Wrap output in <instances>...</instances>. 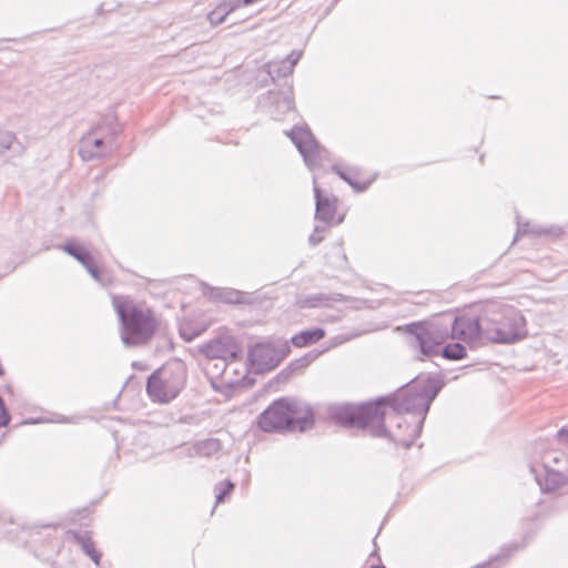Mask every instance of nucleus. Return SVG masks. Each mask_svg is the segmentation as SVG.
<instances>
[{"label": "nucleus", "mask_w": 568, "mask_h": 568, "mask_svg": "<svg viewBox=\"0 0 568 568\" xmlns=\"http://www.w3.org/2000/svg\"><path fill=\"white\" fill-rule=\"evenodd\" d=\"M329 417L337 424L366 429L372 436L388 437L409 447L419 436L422 419L408 422L403 413L386 404L384 398L363 405H333Z\"/></svg>", "instance_id": "nucleus-1"}, {"label": "nucleus", "mask_w": 568, "mask_h": 568, "mask_svg": "<svg viewBox=\"0 0 568 568\" xmlns=\"http://www.w3.org/2000/svg\"><path fill=\"white\" fill-rule=\"evenodd\" d=\"M409 344L418 348L425 356H433L439 353L442 344L447 339L449 331L453 338L460 339L468 344H480L485 342L483 311L478 317L460 316L453 323H414L407 326Z\"/></svg>", "instance_id": "nucleus-2"}, {"label": "nucleus", "mask_w": 568, "mask_h": 568, "mask_svg": "<svg viewBox=\"0 0 568 568\" xmlns=\"http://www.w3.org/2000/svg\"><path fill=\"white\" fill-rule=\"evenodd\" d=\"M485 342L513 344L527 336V322L515 306L489 301L481 307Z\"/></svg>", "instance_id": "nucleus-3"}, {"label": "nucleus", "mask_w": 568, "mask_h": 568, "mask_svg": "<svg viewBox=\"0 0 568 568\" xmlns=\"http://www.w3.org/2000/svg\"><path fill=\"white\" fill-rule=\"evenodd\" d=\"M112 304L121 321V339L125 345H141L153 336L158 321L145 304L125 296H113Z\"/></svg>", "instance_id": "nucleus-4"}, {"label": "nucleus", "mask_w": 568, "mask_h": 568, "mask_svg": "<svg viewBox=\"0 0 568 568\" xmlns=\"http://www.w3.org/2000/svg\"><path fill=\"white\" fill-rule=\"evenodd\" d=\"M313 424L312 409L301 400L286 397L272 403L258 417L264 432H305Z\"/></svg>", "instance_id": "nucleus-5"}, {"label": "nucleus", "mask_w": 568, "mask_h": 568, "mask_svg": "<svg viewBox=\"0 0 568 568\" xmlns=\"http://www.w3.org/2000/svg\"><path fill=\"white\" fill-rule=\"evenodd\" d=\"M440 384L434 378H418L406 390L384 398L386 404L402 413H412L413 419H425L432 402L437 396Z\"/></svg>", "instance_id": "nucleus-6"}, {"label": "nucleus", "mask_w": 568, "mask_h": 568, "mask_svg": "<svg viewBox=\"0 0 568 568\" xmlns=\"http://www.w3.org/2000/svg\"><path fill=\"white\" fill-rule=\"evenodd\" d=\"M184 383L185 368L175 363L155 371L148 379L146 392L154 402L169 403L179 395Z\"/></svg>", "instance_id": "nucleus-7"}, {"label": "nucleus", "mask_w": 568, "mask_h": 568, "mask_svg": "<svg viewBox=\"0 0 568 568\" xmlns=\"http://www.w3.org/2000/svg\"><path fill=\"white\" fill-rule=\"evenodd\" d=\"M202 353L207 358H216L229 362L239 357L241 354V347L232 335L223 334L206 343L202 347Z\"/></svg>", "instance_id": "nucleus-8"}, {"label": "nucleus", "mask_w": 568, "mask_h": 568, "mask_svg": "<svg viewBox=\"0 0 568 568\" xmlns=\"http://www.w3.org/2000/svg\"><path fill=\"white\" fill-rule=\"evenodd\" d=\"M278 362L277 352L270 343H258L250 349L248 363L255 373L273 369Z\"/></svg>", "instance_id": "nucleus-9"}, {"label": "nucleus", "mask_w": 568, "mask_h": 568, "mask_svg": "<svg viewBox=\"0 0 568 568\" xmlns=\"http://www.w3.org/2000/svg\"><path fill=\"white\" fill-rule=\"evenodd\" d=\"M531 473L535 475L536 481L544 491H554L568 483V475L561 470L554 469L542 463L530 466Z\"/></svg>", "instance_id": "nucleus-10"}, {"label": "nucleus", "mask_w": 568, "mask_h": 568, "mask_svg": "<svg viewBox=\"0 0 568 568\" xmlns=\"http://www.w3.org/2000/svg\"><path fill=\"white\" fill-rule=\"evenodd\" d=\"M314 195L316 203L315 219L329 225L335 216L337 200L334 195L324 193L317 185L316 178H313Z\"/></svg>", "instance_id": "nucleus-11"}, {"label": "nucleus", "mask_w": 568, "mask_h": 568, "mask_svg": "<svg viewBox=\"0 0 568 568\" xmlns=\"http://www.w3.org/2000/svg\"><path fill=\"white\" fill-rule=\"evenodd\" d=\"M333 171L345 182H347L355 192H363L368 189V186L373 183L376 175H369L365 179L359 178L361 172L357 168L354 166H341L334 165Z\"/></svg>", "instance_id": "nucleus-12"}, {"label": "nucleus", "mask_w": 568, "mask_h": 568, "mask_svg": "<svg viewBox=\"0 0 568 568\" xmlns=\"http://www.w3.org/2000/svg\"><path fill=\"white\" fill-rule=\"evenodd\" d=\"M298 152L310 169L322 165L327 156V151L322 144H296Z\"/></svg>", "instance_id": "nucleus-13"}, {"label": "nucleus", "mask_w": 568, "mask_h": 568, "mask_svg": "<svg viewBox=\"0 0 568 568\" xmlns=\"http://www.w3.org/2000/svg\"><path fill=\"white\" fill-rule=\"evenodd\" d=\"M325 336L323 328H312L302 331L292 337V344L296 347H305L321 341Z\"/></svg>", "instance_id": "nucleus-14"}, {"label": "nucleus", "mask_w": 568, "mask_h": 568, "mask_svg": "<svg viewBox=\"0 0 568 568\" xmlns=\"http://www.w3.org/2000/svg\"><path fill=\"white\" fill-rule=\"evenodd\" d=\"M62 248L64 252L80 262L84 267H89V265L94 261L88 250L75 242H68L62 246Z\"/></svg>", "instance_id": "nucleus-15"}, {"label": "nucleus", "mask_w": 568, "mask_h": 568, "mask_svg": "<svg viewBox=\"0 0 568 568\" xmlns=\"http://www.w3.org/2000/svg\"><path fill=\"white\" fill-rule=\"evenodd\" d=\"M542 464L568 475V457L561 452L550 450L545 453Z\"/></svg>", "instance_id": "nucleus-16"}, {"label": "nucleus", "mask_w": 568, "mask_h": 568, "mask_svg": "<svg viewBox=\"0 0 568 568\" xmlns=\"http://www.w3.org/2000/svg\"><path fill=\"white\" fill-rule=\"evenodd\" d=\"M342 295L334 294L332 296H327L324 294H313L308 295L298 301V305L301 307H318V306H327L329 302L341 301Z\"/></svg>", "instance_id": "nucleus-17"}, {"label": "nucleus", "mask_w": 568, "mask_h": 568, "mask_svg": "<svg viewBox=\"0 0 568 568\" xmlns=\"http://www.w3.org/2000/svg\"><path fill=\"white\" fill-rule=\"evenodd\" d=\"M192 449V455L209 457L220 452L221 443L219 439L209 438L197 442L196 444L193 445Z\"/></svg>", "instance_id": "nucleus-18"}, {"label": "nucleus", "mask_w": 568, "mask_h": 568, "mask_svg": "<svg viewBox=\"0 0 568 568\" xmlns=\"http://www.w3.org/2000/svg\"><path fill=\"white\" fill-rule=\"evenodd\" d=\"M74 538L81 546L83 552L98 566L100 564L101 554L95 549L91 537L88 534H77Z\"/></svg>", "instance_id": "nucleus-19"}, {"label": "nucleus", "mask_w": 568, "mask_h": 568, "mask_svg": "<svg viewBox=\"0 0 568 568\" xmlns=\"http://www.w3.org/2000/svg\"><path fill=\"white\" fill-rule=\"evenodd\" d=\"M516 550V545H510L507 547L501 548L500 554H498L495 558L490 559L489 561L476 566L475 568H497L498 566L496 562H504L510 555Z\"/></svg>", "instance_id": "nucleus-20"}, {"label": "nucleus", "mask_w": 568, "mask_h": 568, "mask_svg": "<svg viewBox=\"0 0 568 568\" xmlns=\"http://www.w3.org/2000/svg\"><path fill=\"white\" fill-rule=\"evenodd\" d=\"M103 144H81L79 154L83 161H91L100 156Z\"/></svg>", "instance_id": "nucleus-21"}, {"label": "nucleus", "mask_w": 568, "mask_h": 568, "mask_svg": "<svg viewBox=\"0 0 568 568\" xmlns=\"http://www.w3.org/2000/svg\"><path fill=\"white\" fill-rule=\"evenodd\" d=\"M443 356L448 359H460L465 356L466 349L459 344H448L444 348H442Z\"/></svg>", "instance_id": "nucleus-22"}, {"label": "nucleus", "mask_w": 568, "mask_h": 568, "mask_svg": "<svg viewBox=\"0 0 568 568\" xmlns=\"http://www.w3.org/2000/svg\"><path fill=\"white\" fill-rule=\"evenodd\" d=\"M290 138L293 142H312L313 134L306 126H295L291 131Z\"/></svg>", "instance_id": "nucleus-23"}, {"label": "nucleus", "mask_w": 568, "mask_h": 568, "mask_svg": "<svg viewBox=\"0 0 568 568\" xmlns=\"http://www.w3.org/2000/svg\"><path fill=\"white\" fill-rule=\"evenodd\" d=\"M206 328H207V325L203 324V325L196 327L195 329H191L190 323H183L180 327V333H181V336L183 337V339L191 342L196 336H199L201 333H203Z\"/></svg>", "instance_id": "nucleus-24"}, {"label": "nucleus", "mask_w": 568, "mask_h": 568, "mask_svg": "<svg viewBox=\"0 0 568 568\" xmlns=\"http://www.w3.org/2000/svg\"><path fill=\"white\" fill-rule=\"evenodd\" d=\"M233 489L234 484L230 480L217 483L214 487L216 504L222 503L225 496L230 495Z\"/></svg>", "instance_id": "nucleus-25"}, {"label": "nucleus", "mask_w": 568, "mask_h": 568, "mask_svg": "<svg viewBox=\"0 0 568 568\" xmlns=\"http://www.w3.org/2000/svg\"><path fill=\"white\" fill-rule=\"evenodd\" d=\"M518 227H517V236L519 235H524V234H535V235H540V234H544L546 233V231L544 229H541L540 226L538 225H532L530 224L529 222H526V223H521L518 221Z\"/></svg>", "instance_id": "nucleus-26"}, {"label": "nucleus", "mask_w": 568, "mask_h": 568, "mask_svg": "<svg viewBox=\"0 0 568 568\" xmlns=\"http://www.w3.org/2000/svg\"><path fill=\"white\" fill-rule=\"evenodd\" d=\"M21 154V148L13 150L12 144H0V162H10L17 155Z\"/></svg>", "instance_id": "nucleus-27"}, {"label": "nucleus", "mask_w": 568, "mask_h": 568, "mask_svg": "<svg viewBox=\"0 0 568 568\" xmlns=\"http://www.w3.org/2000/svg\"><path fill=\"white\" fill-rule=\"evenodd\" d=\"M326 232V226H315L313 233L310 235L308 242L311 245H317L324 239V234Z\"/></svg>", "instance_id": "nucleus-28"}, {"label": "nucleus", "mask_w": 568, "mask_h": 568, "mask_svg": "<svg viewBox=\"0 0 568 568\" xmlns=\"http://www.w3.org/2000/svg\"><path fill=\"white\" fill-rule=\"evenodd\" d=\"M85 270L89 272V274L99 283H102V280L100 277V272L94 265V261L89 265V267H85Z\"/></svg>", "instance_id": "nucleus-29"}, {"label": "nucleus", "mask_w": 568, "mask_h": 568, "mask_svg": "<svg viewBox=\"0 0 568 568\" xmlns=\"http://www.w3.org/2000/svg\"><path fill=\"white\" fill-rule=\"evenodd\" d=\"M346 341H348V338H347V337H345V336H342V335L336 336V337L332 338V339L328 342V346H327V348H326V349H329V348H332V347H336V346H338V345H342V344H343V343H345Z\"/></svg>", "instance_id": "nucleus-30"}, {"label": "nucleus", "mask_w": 568, "mask_h": 568, "mask_svg": "<svg viewBox=\"0 0 568 568\" xmlns=\"http://www.w3.org/2000/svg\"><path fill=\"white\" fill-rule=\"evenodd\" d=\"M10 420V417L4 408V404H1V412H0V427L6 426Z\"/></svg>", "instance_id": "nucleus-31"}, {"label": "nucleus", "mask_w": 568, "mask_h": 568, "mask_svg": "<svg viewBox=\"0 0 568 568\" xmlns=\"http://www.w3.org/2000/svg\"><path fill=\"white\" fill-rule=\"evenodd\" d=\"M558 438L561 444L568 445V429H561L558 433Z\"/></svg>", "instance_id": "nucleus-32"}, {"label": "nucleus", "mask_w": 568, "mask_h": 568, "mask_svg": "<svg viewBox=\"0 0 568 568\" xmlns=\"http://www.w3.org/2000/svg\"><path fill=\"white\" fill-rule=\"evenodd\" d=\"M230 296L225 297L227 302H237L239 301V293L237 292H230Z\"/></svg>", "instance_id": "nucleus-33"}, {"label": "nucleus", "mask_w": 568, "mask_h": 568, "mask_svg": "<svg viewBox=\"0 0 568 568\" xmlns=\"http://www.w3.org/2000/svg\"><path fill=\"white\" fill-rule=\"evenodd\" d=\"M318 356V353L316 352H311L310 354H307L305 356V359L307 363L312 362L313 359H315L316 357Z\"/></svg>", "instance_id": "nucleus-34"}, {"label": "nucleus", "mask_w": 568, "mask_h": 568, "mask_svg": "<svg viewBox=\"0 0 568 568\" xmlns=\"http://www.w3.org/2000/svg\"><path fill=\"white\" fill-rule=\"evenodd\" d=\"M37 423H39V420H37V419H31V420L26 422V424H37Z\"/></svg>", "instance_id": "nucleus-35"}, {"label": "nucleus", "mask_w": 568, "mask_h": 568, "mask_svg": "<svg viewBox=\"0 0 568 568\" xmlns=\"http://www.w3.org/2000/svg\"><path fill=\"white\" fill-rule=\"evenodd\" d=\"M372 568H385L383 566H373Z\"/></svg>", "instance_id": "nucleus-36"}, {"label": "nucleus", "mask_w": 568, "mask_h": 568, "mask_svg": "<svg viewBox=\"0 0 568 568\" xmlns=\"http://www.w3.org/2000/svg\"><path fill=\"white\" fill-rule=\"evenodd\" d=\"M479 162H483V154L479 155Z\"/></svg>", "instance_id": "nucleus-37"}]
</instances>
